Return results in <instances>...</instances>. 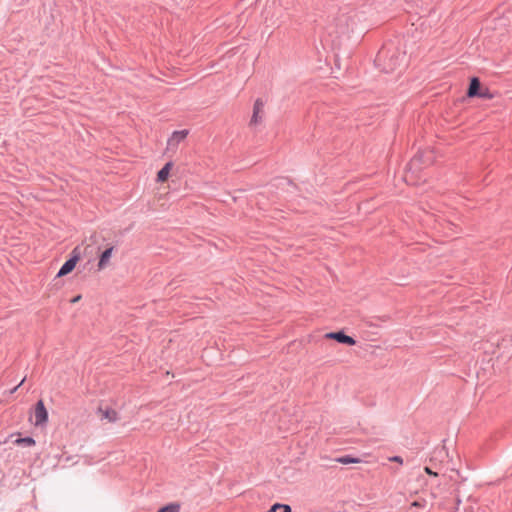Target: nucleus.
I'll use <instances>...</instances> for the list:
<instances>
[{
  "label": "nucleus",
  "instance_id": "nucleus-5",
  "mask_svg": "<svg viewBox=\"0 0 512 512\" xmlns=\"http://www.w3.org/2000/svg\"><path fill=\"white\" fill-rule=\"evenodd\" d=\"M264 109V102L261 99H257L253 106V115L250 120L251 126H256L262 120V114Z\"/></svg>",
  "mask_w": 512,
  "mask_h": 512
},
{
  "label": "nucleus",
  "instance_id": "nucleus-11",
  "mask_svg": "<svg viewBox=\"0 0 512 512\" xmlns=\"http://www.w3.org/2000/svg\"><path fill=\"white\" fill-rule=\"evenodd\" d=\"M268 512H291V507L286 504H274Z\"/></svg>",
  "mask_w": 512,
  "mask_h": 512
},
{
  "label": "nucleus",
  "instance_id": "nucleus-8",
  "mask_svg": "<svg viewBox=\"0 0 512 512\" xmlns=\"http://www.w3.org/2000/svg\"><path fill=\"white\" fill-rule=\"evenodd\" d=\"M173 167H174L173 162H171V161L167 162L163 166V168L158 171L157 176H156V181L158 183L166 182L169 179V177H170V174H171V171H172Z\"/></svg>",
  "mask_w": 512,
  "mask_h": 512
},
{
  "label": "nucleus",
  "instance_id": "nucleus-19",
  "mask_svg": "<svg viewBox=\"0 0 512 512\" xmlns=\"http://www.w3.org/2000/svg\"><path fill=\"white\" fill-rule=\"evenodd\" d=\"M24 381H25V379H23V380L19 383V385H17L16 387L12 388L11 393L16 392V390H17V389H18V388H19V387L24 383Z\"/></svg>",
  "mask_w": 512,
  "mask_h": 512
},
{
  "label": "nucleus",
  "instance_id": "nucleus-1",
  "mask_svg": "<svg viewBox=\"0 0 512 512\" xmlns=\"http://www.w3.org/2000/svg\"><path fill=\"white\" fill-rule=\"evenodd\" d=\"M80 259H81V249L79 246H77L72 250L70 259H68L62 265L60 270L58 271L57 277H59V278L64 277L67 274L71 273L75 269V267H76L77 263L80 261Z\"/></svg>",
  "mask_w": 512,
  "mask_h": 512
},
{
  "label": "nucleus",
  "instance_id": "nucleus-13",
  "mask_svg": "<svg viewBox=\"0 0 512 512\" xmlns=\"http://www.w3.org/2000/svg\"><path fill=\"white\" fill-rule=\"evenodd\" d=\"M18 445L34 446L35 440L31 437L19 438L16 440Z\"/></svg>",
  "mask_w": 512,
  "mask_h": 512
},
{
  "label": "nucleus",
  "instance_id": "nucleus-15",
  "mask_svg": "<svg viewBox=\"0 0 512 512\" xmlns=\"http://www.w3.org/2000/svg\"><path fill=\"white\" fill-rule=\"evenodd\" d=\"M479 97H483V98H488L490 99L492 96L488 93V91L486 92H479L478 95Z\"/></svg>",
  "mask_w": 512,
  "mask_h": 512
},
{
  "label": "nucleus",
  "instance_id": "nucleus-4",
  "mask_svg": "<svg viewBox=\"0 0 512 512\" xmlns=\"http://www.w3.org/2000/svg\"><path fill=\"white\" fill-rule=\"evenodd\" d=\"M188 135L187 130L174 131L167 142V150L175 151L178 145L185 140Z\"/></svg>",
  "mask_w": 512,
  "mask_h": 512
},
{
  "label": "nucleus",
  "instance_id": "nucleus-3",
  "mask_svg": "<svg viewBox=\"0 0 512 512\" xmlns=\"http://www.w3.org/2000/svg\"><path fill=\"white\" fill-rule=\"evenodd\" d=\"M114 250H115V247L112 245H109L106 247V249L103 252L100 253L98 264H97L98 271H102L110 265V261L113 256Z\"/></svg>",
  "mask_w": 512,
  "mask_h": 512
},
{
  "label": "nucleus",
  "instance_id": "nucleus-14",
  "mask_svg": "<svg viewBox=\"0 0 512 512\" xmlns=\"http://www.w3.org/2000/svg\"><path fill=\"white\" fill-rule=\"evenodd\" d=\"M180 506L178 504H169L161 508L158 512H179Z\"/></svg>",
  "mask_w": 512,
  "mask_h": 512
},
{
  "label": "nucleus",
  "instance_id": "nucleus-10",
  "mask_svg": "<svg viewBox=\"0 0 512 512\" xmlns=\"http://www.w3.org/2000/svg\"><path fill=\"white\" fill-rule=\"evenodd\" d=\"M479 88H480V82H479L478 78H473L470 82V86H469L467 95L469 97L477 96L479 93Z\"/></svg>",
  "mask_w": 512,
  "mask_h": 512
},
{
  "label": "nucleus",
  "instance_id": "nucleus-6",
  "mask_svg": "<svg viewBox=\"0 0 512 512\" xmlns=\"http://www.w3.org/2000/svg\"><path fill=\"white\" fill-rule=\"evenodd\" d=\"M325 338L333 339V340H336L339 343H343V344H346V345H349V346H353V345L356 344V341L352 337L344 334L341 331L327 333L325 335Z\"/></svg>",
  "mask_w": 512,
  "mask_h": 512
},
{
  "label": "nucleus",
  "instance_id": "nucleus-16",
  "mask_svg": "<svg viewBox=\"0 0 512 512\" xmlns=\"http://www.w3.org/2000/svg\"><path fill=\"white\" fill-rule=\"evenodd\" d=\"M390 461L397 462V463H399V464H402V463H403L402 458H401V457H399V456L391 457V458H390Z\"/></svg>",
  "mask_w": 512,
  "mask_h": 512
},
{
  "label": "nucleus",
  "instance_id": "nucleus-2",
  "mask_svg": "<svg viewBox=\"0 0 512 512\" xmlns=\"http://www.w3.org/2000/svg\"><path fill=\"white\" fill-rule=\"evenodd\" d=\"M35 426H42L48 421V412L45 408L44 402L39 400L34 410Z\"/></svg>",
  "mask_w": 512,
  "mask_h": 512
},
{
  "label": "nucleus",
  "instance_id": "nucleus-20",
  "mask_svg": "<svg viewBox=\"0 0 512 512\" xmlns=\"http://www.w3.org/2000/svg\"><path fill=\"white\" fill-rule=\"evenodd\" d=\"M412 506H413V507H420V506H421V503H420V502L415 501V502H413V503H412Z\"/></svg>",
  "mask_w": 512,
  "mask_h": 512
},
{
  "label": "nucleus",
  "instance_id": "nucleus-9",
  "mask_svg": "<svg viewBox=\"0 0 512 512\" xmlns=\"http://www.w3.org/2000/svg\"><path fill=\"white\" fill-rule=\"evenodd\" d=\"M420 163V160L418 157H415L409 164V168H408V171L405 173V181L408 182L409 184H417V181L414 179L413 177V169H416L418 168V165Z\"/></svg>",
  "mask_w": 512,
  "mask_h": 512
},
{
  "label": "nucleus",
  "instance_id": "nucleus-7",
  "mask_svg": "<svg viewBox=\"0 0 512 512\" xmlns=\"http://www.w3.org/2000/svg\"><path fill=\"white\" fill-rule=\"evenodd\" d=\"M98 413L101 420H106L109 423H115L120 419L119 413L113 408H100Z\"/></svg>",
  "mask_w": 512,
  "mask_h": 512
},
{
  "label": "nucleus",
  "instance_id": "nucleus-18",
  "mask_svg": "<svg viewBox=\"0 0 512 512\" xmlns=\"http://www.w3.org/2000/svg\"><path fill=\"white\" fill-rule=\"evenodd\" d=\"M80 299H81V295H77L74 298H72L70 302L74 304V303H77L78 301H80Z\"/></svg>",
  "mask_w": 512,
  "mask_h": 512
},
{
  "label": "nucleus",
  "instance_id": "nucleus-17",
  "mask_svg": "<svg viewBox=\"0 0 512 512\" xmlns=\"http://www.w3.org/2000/svg\"><path fill=\"white\" fill-rule=\"evenodd\" d=\"M425 472L429 475H432V476H437V473L436 472H433L429 467H425Z\"/></svg>",
  "mask_w": 512,
  "mask_h": 512
},
{
  "label": "nucleus",
  "instance_id": "nucleus-12",
  "mask_svg": "<svg viewBox=\"0 0 512 512\" xmlns=\"http://www.w3.org/2000/svg\"><path fill=\"white\" fill-rule=\"evenodd\" d=\"M336 461L341 464H353V463H359L360 459L358 458H352L350 456H343L340 458H337Z\"/></svg>",
  "mask_w": 512,
  "mask_h": 512
}]
</instances>
